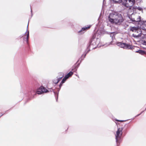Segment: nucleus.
I'll return each mask as SVG.
<instances>
[{
  "instance_id": "nucleus-1",
  "label": "nucleus",
  "mask_w": 146,
  "mask_h": 146,
  "mask_svg": "<svg viewBox=\"0 0 146 146\" xmlns=\"http://www.w3.org/2000/svg\"><path fill=\"white\" fill-rule=\"evenodd\" d=\"M108 19L109 21L111 23L119 25L121 24L124 20L121 14L114 12L110 14Z\"/></svg>"
},
{
  "instance_id": "nucleus-2",
  "label": "nucleus",
  "mask_w": 146,
  "mask_h": 146,
  "mask_svg": "<svg viewBox=\"0 0 146 146\" xmlns=\"http://www.w3.org/2000/svg\"><path fill=\"white\" fill-rule=\"evenodd\" d=\"M130 30L134 33L132 35L134 37L138 38L141 36L142 35V32L141 29L137 27H130Z\"/></svg>"
},
{
  "instance_id": "nucleus-3",
  "label": "nucleus",
  "mask_w": 146,
  "mask_h": 146,
  "mask_svg": "<svg viewBox=\"0 0 146 146\" xmlns=\"http://www.w3.org/2000/svg\"><path fill=\"white\" fill-rule=\"evenodd\" d=\"M100 42L98 38L93 37L91 39L89 47L91 49H94L97 46Z\"/></svg>"
},
{
  "instance_id": "nucleus-4",
  "label": "nucleus",
  "mask_w": 146,
  "mask_h": 146,
  "mask_svg": "<svg viewBox=\"0 0 146 146\" xmlns=\"http://www.w3.org/2000/svg\"><path fill=\"white\" fill-rule=\"evenodd\" d=\"M123 128L121 127L118 128L116 131V134H115L116 142L118 145L120 142V140L122 134Z\"/></svg>"
},
{
  "instance_id": "nucleus-5",
  "label": "nucleus",
  "mask_w": 146,
  "mask_h": 146,
  "mask_svg": "<svg viewBox=\"0 0 146 146\" xmlns=\"http://www.w3.org/2000/svg\"><path fill=\"white\" fill-rule=\"evenodd\" d=\"M129 18L132 22H138L141 20V17L137 13L133 14L129 17Z\"/></svg>"
},
{
  "instance_id": "nucleus-6",
  "label": "nucleus",
  "mask_w": 146,
  "mask_h": 146,
  "mask_svg": "<svg viewBox=\"0 0 146 146\" xmlns=\"http://www.w3.org/2000/svg\"><path fill=\"white\" fill-rule=\"evenodd\" d=\"M123 4L127 7L133 6L135 3V0H123Z\"/></svg>"
},
{
  "instance_id": "nucleus-7",
  "label": "nucleus",
  "mask_w": 146,
  "mask_h": 146,
  "mask_svg": "<svg viewBox=\"0 0 146 146\" xmlns=\"http://www.w3.org/2000/svg\"><path fill=\"white\" fill-rule=\"evenodd\" d=\"M117 45L120 47L123 48L127 49H131L132 48L131 46L125 43L122 42H117Z\"/></svg>"
},
{
  "instance_id": "nucleus-8",
  "label": "nucleus",
  "mask_w": 146,
  "mask_h": 146,
  "mask_svg": "<svg viewBox=\"0 0 146 146\" xmlns=\"http://www.w3.org/2000/svg\"><path fill=\"white\" fill-rule=\"evenodd\" d=\"M48 92V90L43 86H41L37 91V94H40L44 93H46Z\"/></svg>"
},
{
  "instance_id": "nucleus-9",
  "label": "nucleus",
  "mask_w": 146,
  "mask_h": 146,
  "mask_svg": "<svg viewBox=\"0 0 146 146\" xmlns=\"http://www.w3.org/2000/svg\"><path fill=\"white\" fill-rule=\"evenodd\" d=\"M91 25H89L88 27H84L82 28L81 30L80 31H79L78 32V33L80 35L84 33V32L83 31H84L87 30L88 29L90 28V27H91Z\"/></svg>"
},
{
  "instance_id": "nucleus-10",
  "label": "nucleus",
  "mask_w": 146,
  "mask_h": 146,
  "mask_svg": "<svg viewBox=\"0 0 146 146\" xmlns=\"http://www.w3.org/2000/svg\"><path fill=\"white\" fill-rule=\"evenodd\" d=\"M133 9H137L140 11H143V9L140 7L134 6L133 7Z\"/></svg>"
},
{
  "instance_id": "nucleus-11",
  "label": "nucleus",
  "mask_w": 146,
  "mask_h": 146,
  "mask_svg": "<svg viewBox=\"0 0 146 146\" xmlns=\"http://www.w3.org/2000/svg\"><path fill=\"white\" fill-rule=\"evenodd\" d=\"M60 74H61V75L60 76V77L58 78H56V80H57V83H58L61 80V78L63 76V74L62 73H60Z\"/></svg>"
},
{
  "instance_id": "nucleus-12",
  "label": "nucleus",
  "mask_w": 146,
  "mask_h": 146,
  "mask_svg": "<svg viewBox=\"0 0 146 146\" xmlns=\"http://www.w3.org/2000/svg\"><path fill=\"white\" fill-rule=\"evenodd\" d=\"M60 74H61V75L60 76V77L58 78H56V80H57V83H58L61 80V78L63 76V74L62 73H60Z\"/></svg>"
},
{
  "instance_id": "nucleus-13",
  "label": "nucleus",
  "mask_w": 146,
  "mask_h": 146,
  "mask_svg": "<svg viewBox=\"0 0 146 146\" xmlns=\"http://www.w3.org/2000/svg\"><path fill=\"white\" fill-rule=\"evenodd\" d=\"M142 27L144 30H146V21L143 22L142 25Z\"/></svg>"
},
{
  "instance_id": "nucleus-14",
  "label": "nucleus",
  "mask_w": 146,
  "mask_h": 146,
  "mask_svg": "<svg viewBox=\"0 0 146 146\" xmlns=\"http://www.w3.org/2000/svg\"><path fill=\"white\" fill-rule=\"evenodd\" d=\"M28 26V25L27 26V37H26V41H27V42H28L29 38V31H27Z\"/></svg>"
},
{
  "instance_id": "nucleus-15",
  "label": "nucleus",
  "mask_w": 146,
  "mask_h": 146,
  "mask_svg": "<svg viewBox=\"0 0 146 146\" xmlns=\"http://www.w3.org/2000/svg\"><path fill=\"white\" fill-rule=\"evenodd\" d=\"M135 52L139 53L140 54H141L142 55H143L145 53V52L144 51L142 50H139L138 51H137Z\"/></svg>"
},
{
  "instance_id": "nucleus-16",
  "label": "nucleus",
  "mask_w": 146,
  "mask_h": 146,
  "mask_svg": "<svg viewBox=\"0 0 146 146\" xmlns=\"http://www.w3.org/2000/svg\"><path fill=\"white\" fill-rule=\"evenodd\" d=\"M115 3H119L122 1L123 0H112Z\"/></svg>"
},
{
  "instance_id": "nucleus-17",
  "label": "nucleus",
  "mask_w": 146,
  "mask_h": 146,
  "mask_svg": "<svg viewBox=\"0 0 146 146\" xmlns=\"http://www.w3.org/2000/svg\"><path fill=\"white\" fill-rule=\"evenodd\" d=\"M88 52V51L84 55H82L81 57V60H82L85 57V56H86V54H87V52Z\"/></svg>"
},
{
  "instance_id": "nucleus-18",
  "label": "nucleus",
  "mask_w": 146,
  "mask_h": 146,
  "mask_svg": "<svg viewBox=\"0 0 146 146\" xmlns=\"http://www.w3.org/2000/svg\"><path fill=\"white\" fill-rule=\"evenodd\" d=\"M73 74V73L72 72H70L68 73L67 74V75L69 76V77H70L72 76V75Z\"/></svg>"
},
{
  "instance_id": "nucleus-19",
  "label": "nucleus",
  "mask_w": 146,
  "mask_h": 146,
  "mask_svg": "<svg viewBox=\"0 0 146 146\" xmlns=\"http://www.w3.org/2000/svg\"><path fill=\"white\" fill-rule=\"evenodd\" d=\"M66 80V79L64 77L61 83H62V84L64 83Z\"/></svg>"
},
{
  "instance_id": "nucleus-20",
  "label": "nucleus",
  "mask_w": 146,
  "mask_h": 146,
  "mask_svg": "<svg viewBox=\"0 0 146 146\" xmlns=\"http://www.w3.org/2000/svg\"><path fill=\"white\" fill-rule=\"evenodd\" d=\"M53 82L55 84H57L58 83L57 82V81L56 80V79H54L53 80Z\"/></svg>"
},
{
  "instance_id": "nucleus-21",
  "label": "nucleus",
  "mask_w": 146,
  "mask_h": 146,
  "mask_svg": "<svg viewBox=\"0 0 146 146\" xmlns=\"http://www.w3.org/2000/svg\"><path fill=\"white\" fill-rule=\"evenodd\" d=\"M142 43L143 45H146V38L145 40Z\"/></svg>"
},
{
  "instance_id": "nucleus-22",
  "label": "nucleus",
  "mask_w": 146,
  "mask_h": 146,
  "mask_svg": "<svg viewBox=\"0 0 146 146\" xmlns=\"http://www.w3.org/2000/svg\"><path fill=\"white\" fill-rule=\"evenodd\" d=\"M69 77V76L67 75V74L64 77V78L66 79H67Z\"/></svg>"
},
{
  "instance_id": "nucleus-23",
  "label": "nucleus",
  "mask_w": 146,
  "mask_h": 146,
  "mask_svg": "<svg viewBox=\"0 0 146 146\" xmlns=\"http://www.w3.org/2000/svg\"><path fill=\"white\" fill-rule=\"evenodd\" d=\"M62 84H62V83H60V84L59 85L60 89L61 88V87L62 86Z\"/></svg>"
},
{
  "instance_id": "nucleus-24",
  "label": "nucleus",
  "mask_w": 146,
  "mask_h": 146,
  "mask_svg": "<svg viewBox=\"0 0 146 146\" xmlns=\"http://www.w3.org/2000/svg\"><path fill=\"white\" fill-rule=\"evenodd\" d=\"M116 121H119V122H122V121H122V120H116Z\"/></svg>"
},
{
  "instance_id": "nucleus-25",
  "label": "nucleus",
  "mask_w": 146,
  "mask_h": 146,
  "mask_svg": "<svg viewBox=\"0 0 146 146\" xmlns=\"http://www.w3.org/2000/svg\"><path fill=\"white\" fill-rule=\"evenodd\" d=\"M143 112L142 111V112H141L140 114H138V115H137L136 116H139V115H140L141 113H142Z\"/></svg>"
},
{
  "instance_id": "nucleus-26",
  "label": "nucleus",
  "mask_w": 146,
  "mask_h": 146,
  "mask_svg": "<svg viewBox=\"0 0 146 146\" xmlns=\"http://www.w3.org/2000/svg\"><path fill=\"white\" fill-rule=\"evenodd\" d=\"M3 114H0V117H1V116H2V115H3Z\"/></svg>"
},
{
  "instance_id": "nucleus-27",
  "label": "nucleus",
  "mask_w": 146,
  "mask_h": 146,
  "mask_svg": "<svg viewBox=\"0 0 146 146\" xmlns=\"http://www.w3.org/2000/svg\"><path fill=\"white\" fill-rule=\"evenodd\" d=\"M111 44V43H110V44H108V45H110V44Z\"/></svg>"
}]
</instances>
